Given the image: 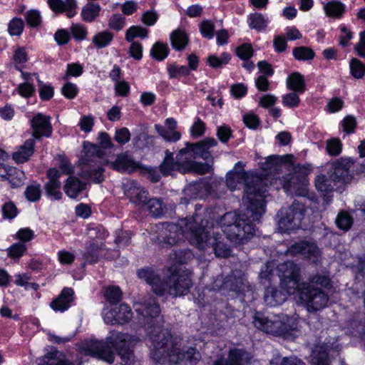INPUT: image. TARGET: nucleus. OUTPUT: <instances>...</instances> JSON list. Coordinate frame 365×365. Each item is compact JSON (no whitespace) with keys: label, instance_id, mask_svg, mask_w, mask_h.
I'll return each instance as SVG.
<instances>
[{"label":"nucleus","instance_id":"nucleus-6","mask_svg":"<svg viewBox=\"0 0 365 365\" xmlns=\"http://www.w3.org/2000/svg\"><path fill=\"white\" fill-rule=\"evenodd\" d=\"M259 167L264 175L280 182H304L312 171L311 165L297 163L292 154L269 155Z\"/></svg>","mask_w":365,"mask_h":365},{"label":"nucleus","instance_id":"nucleus-54","mask_svg":"<svg viewBox=\"0 0 365 365\" xmlns=\"http://www.w3.org/2000/svg\"><path fill=\"white\" fill-rule=\"evenodd\" d=\"M342 149V144L338 138H331L327 140V150L331 155H339Z\"/></svg>","mask_w":365,"mask_h":365},{"label":"nucleus","instance_id":"nucleus-9","mask_svg":"<svg viewBox=\"0 0 365 365\" xmlns=\"http://www.w3.org/2000/svg\"><path fill=\"white\" fill-rule=\"evenodd\" d=\"M277 272L280 279V284L284 293L287 295H292L297 302L298 295L301 292L304 285L307 283L299 284V267L292 262H285L277 267Z\"/></svg>","mask_w":365,"mask_h":365},{"label":"nucleus","instance_id":"nucleus-26","mask_svg":"<svg viewBox=\"0 0 365 365\" xmlns=\"http://www.w3.org/2000/svg\"><path fill=\"white\" fill-rule=\"evenodd\" d=\"M35 139L30 138L21 145L17 151L13 153L12 158L17 163L28 161L34 152Z\"/></svg>","mask_w":365,"mask_h":365},{"label":"nucleus","instance_id":"nucleus-32","mask_svg":"<svg viewBox=\"0 0 365 365\" xmlns=\"http://www.w3.org/2000/svg\"><path fill=\"white\" fill-rule=\"evenodd\" d=\"M324 9L327 16L340 18L345 11V6L340 1H330L324 5Z\"/></svg>","mask_w":365,"mask_h":365},{"label":"nucleus","instance_id":"nucleus-39","mask_svg":"<svg viewBox=\"0 0 365 365\" xmlns=\"http://www.w3.org/2000/svg\"><path fill=\"white\" fill-rule=\"evenodd\" d=\"M169 53V48L166 44L160 42H156L151 48L150 54L153 58L158 61L165 59Z\"/></svg>","mask_w":365,"mask_h":365},{"label":"nucleus","instance_id":"nucleus-21","mask_svg":"<svg viewBox=\"0 0 365 365\" xmlns=\"http://www.w3.org/2000/svg\"><path fill=\"white\" fill-rule=\"evenodd\" d=\"M332 351V345L327 344L316 345L310 356L312 365H330L329 355Z\"/></svg>","mask_w":365,"mask_h":365},{"label":"nucleus","instance_id":"nucleus-55","mask_svg":"<svg viewBox=\"0 0 365 365\" xmlns=\"http://www.w3.org/2000/svg\"><path fill=\"white\" fill-rule=\"evenodd\" d=\"M201 34L207 38H212L214 36L215 25L211 21L204 20L200 24Z\"/></svg>","mask_w":365,"mask_h":365},{"label":"nucleus","instance_id":"nucleus-63","mask_svg":"<svg viewBox=\"0 0 365 365\" xmlns=\"http://www.w3.org/2000/svg\"><path fill=\"white\" fill-rule=\"evenodd\" d=\"M341 125L345 133H352L354 132L356 126V118L353 115H349L343 119Z\"/></svg>","mask_w":365,"mask_h":365},{"label":"nucleus","instance_id":"nucleus-59","mask_svg":"<svg viewBox=\"0 0 365 365\" xmlns=\"http://www.w3.org/2000/svg\"><path fill=\"white\" fill-rule=\"evenodd\" d=\"M83 66L78 63H69L67 65V70L65 76L63 77L64 80H67L69 76H80L83 73Z\"/></svg>","mask_w":365,"mask_h":365},{"label":"nucleus","instance_id":"nucleus-60","mask_svg":"<svg viewBox=\"0 0 365 365\" xmlns=\"http://www.w3.org/2000/svg\"><path fill=\"white\" fill-rule=\"evenodd\" d=\"M216 135L222 143H226L232 137V131L228 125H223L217 127Z\"/></svg>","mask_w":365,"mask_h":365},{"label":"nucleus","instance_id":"nucleus-30","mask_svg":"<svg viewBox=\"0 0 365 365\" xmlns=\"http://www.w3.org/2000/svg\"><path fill=\"white\" fill-rule=\"evenodd\" d=\"M287 86L291 91L303 93L306 90L304 76L298 72L292 73L287 79Z\"/></svg>","mask_w":365,"mask_h":365},{"label":"nucleus","instance_id":"nucleus-5","mask_svg":"<svg viewBox=\"0 0 365 365\" xmlns=\"http://www.w3.org/2000/svg\"><path fill=\"white\" fill-rule=\"evenodd\" d=\"M138 341V337L135 336L113 330L108 334L105 341L93 339L86 340L82 342L80 349L86 355L111 364L114 361V353L110 349L113 347L118 352L121 365H135L136 361L130 346Z\"/></svg>","mask_w":365,"mask_h":365},{"label":"nucleus","instance_id":"nucleus-12","mask_svg":"<svg viewBox=\"0 0 365 365\" xmlns=\"http://www.w3.org/2000/svg\"><path fill=\"white\" fill-rule=\"evenodd\" d=\"M278 231L281 233L289 232L299 227L304 217V208L294 203L285 210H281L279 215Z\"/></svg>","mask_w":365,"mask_h":365},{"label":"nucleus","instance_id":"nucleus-61","mask_svg":"<svg viewBox=\"0 0 365 365\" xmlns=\"http://www.w3.org/2000/svg\"><path fill=\"white\" fill-rule=\"evenodd\" d=\"M2 214L4 218L12 220L17 216L18 210L13 202H8L2 207Z\"/></svg>","mask_w":365,"mask_h":365},{"label":"nucleus","instance_id":"nucleus-50","mask_svg":"<svg viewBox=\"0 0 365 365\" xmlns=\"http://www.w3.org/2000/svg\"><path fill=\"white\" fill-rule=\"evenodd\" d=\"M34 232L29 227H24L19 229L14 238L19 240V242H22L26 245V242H30L34 237Z\"/></svg>","mask_w":365,"mask_h":365},{"label":"nucleus","instance_id":"nucleus-29","mask_svg":"<svg viewBox=\"0 0 365 365\" xmlns=\"http://www.w3.org/2000/svg\"><path fill=\"white\" fill-rule=\"evenodd\" d=\"M170 42L173 48L176 51H182L189 42L187 34L180 29L173 31L170 34Z\"/></svg>","mask_w":365,"mask_h":365},{"label":"nucleus","instance_id":"nucleus-31","mask_svg":"<svg viewBox=\"0 0 365 365\" xmlns=\"http://www.w3.org/2000/svg\"><path fill=\"white\" fill-rule=\"evenodd\" d=\"M101 9V8L98 4L88 2L82 9V19L86 22L93 21L99 16Z\"/></svg>","mask_w":365,"mask_h":365},{"label":"nucleus","instance_id":"nucleus-58","mask_svg":"<svg viewBox=\"0 0 365 365\" xmlns=\"http://www.w3.org/2000/svg\"><path fill=\"white\" fill-rule=\"evenodd\" d=\"M316 188L320 192L324 202L329 204L332 200V189L330 188L331 184H315Z\"/></svg>","mask_w":365,"mask_h":365},{"label":"nucleus","instance_id":"nucleus-44","mask_svg":"<svg viewBox=\"0 0 365 365\" xmlns=\"http://www.w3.org/2000/svg\"><path fill=\"white\" fill-rule=\"evenodd\" d=\"M350 71L355 78H362L365 74V65L357 58H354L350 61Z\"/></svg>","mask_w":365,"mask_h":365},{"label":"nucleus","instance_id":"nucleus-42","mask_svg":"<svg viewBox=\"0 0 365 365\" xmlns=\"http://www.w3.org/2000/svg\"><path fill=\"white\" fill-rule=\"evenodd\" d=\"M27 250V247L22 242H16L7 249V255L12 259L21 257Z\"/></svg>","mask_w":365,"mask_h":365},{"label":"nucleus","instance_id":"nucleus-3","mask_svg":"<svg viewBox=\"0 0 365 365\" xmlns=\"http://www.w3.org/2000/svg\"><path fill=\"white\" fill-rule=\"evenodd\" d=\"M199 213L181 219L177 224H162L165 243L173 245L186 239L199 250L212 247L217 257H227L231 255V250L220 240L221 235Z\"/></svg>","mask_w":365,"mask_h":365},{"label":"nucleus","instance_id":"nucleus-19","mask_svg":"<svg viewBox=\"0 0 365 365\" xmlns=\"http://www.w3.org/2000/svg\"><path fill=\"white\" fill-rule=\"evenodd\" d=\"M252 356L242 349H230L227 359L220 358L214 365H245L250 363Z\"/></svg>","mask_w":365,"mask_h":365},{"label":"nucleus","instance_id":"nucleus-35","mask_svg":"<svg viewBox=\"0 0 365 365\" xmlns=\"http://www.w3.org/2000/svg\"><path fill=\"white\" fill-rule=\"evenodd\" d=\"M249 26L257 31H262L267 27V20L259 13L252 14L248 16Z\"/></svg>","mask_w":365,"mask_h":365},{"label":"nucleus","instance_id":"nucleus-64","mask_svg":"<svg viewBox=\"0 0 365 365\" xmlns=\"http://www.w3.org/2000/svg\"><path fill=\"white\" fill-rule=\"evenodd\" d=\"M114 138L119 144L124 145L130 139V131L126 128L118 129L115 131Z\"/></svg>","mask_w":365,"mask_h":365},{"label":"nucleus","instance_id":"nucleus-14","mask_svg":"<svg viewBox=\"0 0 365 365\" xmlns=\"http://www.w3.org/2000/svg\"><path fill=\"white\" fill-rule=\"evenodd\" d=\"M98 140L101 148L97 145L84 143L86 153L82 161L85 165H89L91 163H97L104 155V151L101 148H110L113 146L109 135L106 133H100Z\"/></svg>","mask_w":365,"mask_h":365},{"label":"nucleus","instance_id":"nucleus-52","mask_svg":"<svg viewBox=\"0 0 365 365\" xmlns=\"http://www.w3.org/2000/svg\"><path fill=\"white\" fill-rule=\"evenodd\" d=\"M253 48L250 43H243L236 48L237 56L243 61H248L253 55Z\"/></svg>","mask_w":365,"mask_h":365},{"label":"nucleus","instance_id":"nucleus-43","mask_svg":"<svg viewBox=\"0 0 365 365\" xmlns=\"http://www.w3.org/2000/svg\"><path fill=\"white\" fill-rule=\"evenodd\" d=\"M168 71L170 78L186 76L190 74V69L187 66H178L176 64L168 65Z\"/></svg>","mask_w":365,"mask_h":365},{"label":"nucleus","instance_id":"nucleus-51","mask_svg":"<svg viewBox=\"0 0 365 365\" xmlns=\"http://www.w3.org/2000/svg\"><path fill=\"white\" fill-rule=\"evenodd\" d=\"M125 23V18L120 14H113L108 20V26L110 29L115 30V31H120Z\"/></svg>","mask_w":365,"mask_h":365},{"label":"nucleus","instance_id":"nucleus-49","mask_svg":"<svg viewBox=\"0 0 365 365\" xmlns=\"http://www.w3.org/2000/svg\"><path fill=\"white\" fill-rule=\"evenodd\" d=\"M122 292L118 287L110 286L106 289L105 297L111 304L117 303L121 298Z\"/></svg>","mask_w":365,"mask_h":365},{"label":"nucleus","instance_id":"nucleus-23","mask_svg":"<svg viewBox=\"0 0 365 365\" xmlns=\"http://www.w3.org/2000/svg\"><path fill=\"white\" fill-rule=\"evenodd\" d=\"M73 290L71 288H64L58 298L53 300L51 307L55 312H63L67 310L73 300Z\"/></svg>","mask_w":365,"mask_h":365},{"label":"nucleus","instance_id":"nucleus-41","mask_svg":"<svg viewBox=\"0 0 365 365\" xmlns=\"http://www.w3.org/2000/svg\"><path fill=\"white\" fill-rule=\"evenodd\" d=\"M335 222L340 230L347 231L350 229L353 221L349 213L346 212H341L338 214Z\"/></svg>","mask_w":365,"mask_h":365},{"label":"nucleus","instance_id":"nucleus-7","mask_svg":"<svg viewBox=\"0 0 365 365\" xmlns=\"http://www.w3.org/2000/svg\"><path fill=\"white\" fill-rule=\"evenodd\" d=\"M187 148H182L177 153L175 160L173 158V153L168 150L165 152V158L160 165V170L162 175H175V172L178 171L181 174L195 173L197 175L210 174L213 175L214 168L212 165L202 162L189 160L186 155Z\"/></svg>","mask_w":365,"mask_h":365},{"label":"nucleus","instance_id":"nucleus-47","mask_svg":"<svg viewBox=\"0 0 365 365\" xmlns=\"http://www.w3.org/2000/svg\"><path fill=\"white\" fill-rule=\"evenodd\" d=\"M13 58L16 68L19 71H21V65L28 61L27 53L26 52L24 48L18 47L14 52Z\"/></svg>","mask_w":365,"mask_h":365},{"label":"nucleus","instance_id":"nucleus-33","mask_svg":"<svg viewBox=\"0 0 365 365\" xmlns=\"http://www.w3.org/2000/svg\"><path fill=\"white\" fill-rule=\"evenodd\" d=\"M86 184H65L63 190L66 194L71 198H80L85 195Z\"/></svg>","mask_w":365,"mask_h":365},{"label":"nucleus","instance_id":"nucleus-25","mask_svg":"<svg viewBox=\"0 0 365 365\" xmlns=\"http://www.w3.org/2000/svg\"><path fill=\"white\" fill-rule=\"evenodd\" d=\"M223 289H230L237 293L244 292L248 288L247 280L241 272L229 276L222 285Z\"/></svg>","mask_w":365,"mask_h":365},{"label":"nucleus","instance_id":"nucleus-2","mask_svg":"<svg viewBox=\"0 0 365 365\" xmlns=\"http://www.w3.org/2000/svg\"><path fill=\"white\" fill-rule=\"evenodd\" d=\"M243 205L246 213L228 212L222 215L218 225L227 237L235 243H243L255 233L252 221H258L265 212L266 198L269 195L268 184H245Z\"/></svg>","mask_w":365,"mask_h":365},{"label":"nucleus","instance_id":"nucleus-24","mask_svg":"<svg viewBox=\"0 0 365 365\" xmlns=\"http://www.w3.org/2000/svg\"><path fill=\"white\" fill-rule=\"evenodd\" d=\"M122 188L133 203L138 205L148 203V192L145 190L140 189L135 184H123Z\"/></svg>","mask_w":365,"mask_h":365},{"label":"nucleus","instance_id":"nucleus-38","mask_svg":"<svg viewBox=\"0 0 365 365\" xmlns=\"http://www.w3.org/2000/svg\"><path fill=\"white\" fill-rule=\"evenodd\" d=\"M155 129L158 133L163 138V139L168 142H176L180 140L181 137L180 133L178 131H172L166 129L165 127L160 125H155Z\"/></svg>","mask_w":365,"mask_h":365},{"label":"nucleus","instance_id":"nucleus-34","mask_svg":"<svg viewBox=\"0 0 365 365\" xmlns=\"http://www.w3.org/2000/svg\"><path fill=\"white\" fill-rule=\"evenodd\" d=\"M113 34L108 31H104L96 34L92 40L93 43L98 48H102L107 46L112 41Z\"/></svg>","mask_w":365,"mask_h":365},{"label":"nucleus","instance_id":"nucleus-11","mask_svg":"<svg viewBox=\"0 0 365 365\" xmlns=\"http://www.w3.org/2000/svg\"><path fill=\"white\" fill-rule=\"evenodd\" d=\"M328 300V297L324 292L308 284L303 286L297 302L302 304L309 312H314L324 308Z\"/></svg>","mask_w":365,"mask_h":365},{"label":"nucleus","instance_id":"nucleus-16","mask_svg":"<svg viewBox=\"0 0 365 365\" xmlns=\"http://www.w3.org/2000/svg\"><path fill=\"white\" fill-rule=\"evenodd\" d=\"M246 163L238 161L233 168L226 174V182H250L254 179L261 180V174L257 170L246 171Z\"/></svg>","mask_w":365,"mask_h":365},{"label":"nucleus","instance_id":"nucleus-17","mask_svg":"<svg viewBox=\"0 0 365 365\" xmlns=\"http://www.w3.org/2000/svg\"><path fill=\"white\" fill-rule=\"evenodd\" d=\"M287 254L291 256L299 255L312 262H317L320 257V250L314 243L303 241L289 247Z\"/></svg>","mask_w":365,"mask_h":365},{"label":"nucleus","instance_id":"nucleus-8","mask_svg":"<svg viewBox=\"0 0 365 365\" xmlns=\"http://www.w3.org/2000/svg\"><path fill=\"white\" fill-rule=\"evenodd\" d=\"M254 326L266 333L292 339L299 331V320L295 316L286 314L266 316L256 312L253 316Z\"/></svg>","mask_w":365,"mask_h":365},{"label":"nucleus","instance_id":"nucleus-46","mask_svg":"<svg viewBox=\"0 0 365 365\" xmlns=\"http://www.w3.org/2000/svg\"><path fill=\"white\" fill-rule=\"evenodd\" d=\"M37 82L38 86L39 96L41 100L48 101L53 96V88L50 85L44 84L39 78L37 74Z\"/></svg>","mask_w":365,"mask_h":365},{"label":"nucleus","instance_id":"nucleus-57","mask_svg":"<svg viewBox=\"0 0 365 365\" xmlns=\"http://www.w3.org/2000/svg\"><path fill=\"white\" fill-rule=\"evenodd\" d=\"M148 209L154 217H159L163 214L162 202L158 199H150L148 201Z\"/></svg>","mask_w":365,"mask_h":365},{"label":"nucleus","instance_id":"nucleus-22","mask_svg":"<svg viewBox=\"0 0 365 365\" xmlns=\"http://www.w3.org/2000/svg\"><path fill=\"white\" fill-rule=\"evenodd\" d=\"M50 9L55 13L66 12L68 18H72L76 14L77 4L76 0H48Z\"/></svg>","mask_w":365,"mask_h":365},{"label":"nucleus","instance_id":"nucleus-36","mask_svg":"<svg viewBox=\"0 0 365 365\" xmlns=\"http://www.w3.org/2000/svg\"><path fill=\"white\" fill-rule=\"evenodd\" d=\"M293 56L298 61H309L314 58V51L307 46H298L293 49Z\"/></svg>","mask_w":365,"mask_h":365},{"label":"nucleus","instance_id":"nucleus-20","mask_svg":"<svg viewBox=\"0 0 365 365\" xmlns=\"http://www.w3.org/2000/svg\"><path fill=\"white\" fill-rule=\"evenodd\" d=\"M110 167L119 172L131 173L138 168H140V164L135 161L128 153H122L118 155L116 160L111 163Z\"/></svg>","mask_w":365,"mask_h":365},{"label":"nucleus","instance_id":"nucleus-13","mask_svg":"<svg viewBox=\"0 0 365 365\" xmlns=\"http://www.w3.org/2000/svg\"><path fill=\"white\" fill-rule=\"evenodd\" d=\"M217 141L214 138H205L203 140L195 143H186L185 148L187 149L186 155L189 157V160L195 159L199 157L206 160L207 164L212 165L214 158L212 157L210 149L217 145ZM213 167V165H212Z\"/></svg>","mask_w":365,"mask_h":365},{"label":"nucleus","instance_id":"nucleus-45","mask_svg":"<svg viewBox=\"0 0 365 365\" xmlns=\"http://www.w3.org/2000/svg\"><path fill=\"white\" fill-rule=\"evenodd\" d=\"M24 28V21L17 17L12 19L8 25V31L11 36H20Z\"/></svg>","mask_w":365,"mask_h":365},{"label":"nucleus","instance_id":"nucleus-28","mask_svg":"<svg viewBox=\"0 0 365 365\" xmlns=\"http://www.w3.org/2000/svg\"><path fill=\"white\" fill-rule=\"evenodd\" d=\"M38 365H73L63 360L62 354L56 350L47 353L37 359Z\"/></svg>","mask_w":365,"mask_h":365},{"label":"nucleus","instance_id":"nucleus-56","mask_svg":"<svg viewBox=\"0 0 365 365\" xmlns=\"http://www.w3.org/2000/svg\"><path fill=\"white\" fill-rule=\"evenodd\" d=\"M25 195L30 202H36L40 199L41 190L38 185L31 184L29 185L25 191Z\"/></svg>","mask_w":365,"mask_h":365},{"label":"nucleus","instance_id":"nucleus-10","mask_svg":"<svg viewBox=\"0 0 365 365\" xmlns=\"http://www.w3.org/2000/svg\"><path fill=\"white\" fill-rule=\"evenodd\" d=\"M365 173V164L357 163L351 157H341L332 164V170L329 173V180L334 182H349L355 175Z\"/></svg>","mask_w":365,"mask_h":365},{"label":"nucleus","instance_id":"nucleus-15","mask_svg":"<svg viewBox=\"0 0 365 365\" xmlns=\"http://www.w3.org/2000/svg\"><path fill=\"white\" fill-rule=\"evenodd\" d=\"M102 317L106 324L123 325L130 321L133 318V312L128 305L123 303L115 308L104 307L102 311Z\"/></svg>","mask_w":365,"mask_h":365},{"label":"nucleus","instance_id":"nucleus-48","mask_svg":"<svg viewBox=\"0 0 365 365\" xmlns=\"http://www.w3.org/2000/svg\"><path fill=\"white\" fill-rule=\"evenodd\" d=\"M26 21L32 28L38 26L41 23V16L40 12L36 9L28 11L25 14Z\"/></svg>","mask_w":365,"mask_h":365},{"label":"nucleus","instance_id":"nucleus-27","mask_svg":"<svg viewBox=\"0 0 365 365\" xmlns=\"http://www.w3.org/2000/svg\"><path fill=\"white\" fill-rule=\"evenodd\" d=\"M286 294L277 290L276 288L267 287L264 292V302L269 307H276L282 304L286 300Z\"/></svg>","mask_w":365,"mask_h":365},{"label":"nucleus","instance_id":"nucleus-37","mask_svg":"<svg viewBox=\"0 0 365 365\" xmlns=\"http://www.w3.org/2000/svg\"><path fill=\"white\" fill-rule=\"evenodd\" d=\"M231 59L230 53L224 52L222 53L221 57L218 58L215 55H210L207 58V62L210 66L213 68H219L229 63Z\"/></svg>","mask_w":365,"mask_h":365},{"label":"nucleus","instance_id":"nucleus-53","mask_svg":"<svg viewBox=\"0 0 365 365\" xmlns=\"http://www.w3.org/2000/svg\"><path fill=\"white\" fill-rule=\"evenodd\" d=\"M297 92L293 91L282 96V103L284 106L293 108L298 106L300 98Z\"/></svg>","mask_w":365,"mask_h":365},{"label":"nucleus","instance_id":"nucleus-40","mask_svg":"<svg viewBox=\"0 0 365 365\" xmlns=\"http://www.w3.org/2000/svg\"><path fill=\"white\" fill-rule=\"evenodd\" d=\"M148 36V30L138 26L130 27L125 33V39L128 42H134L133 39L136 37L146 38Z\"/></svg>","mask_w":365,"mask_h":365},{"label":"nucleus","instance_id":"nucleus-62","mask_svg":"<svg viewBox=\"0 0 365 365\" xmlns=\"http://www.w3.org/2000/svg\"><path fill=\"white\" fill-rule=\"evenodd\" d=\"M143 173L147 176V178L151 182H156L160 180V175H162L159 168H143Z\"/></svg>","mask_w":365,"mask_h":365},{"label":"nucleus","instance_id":"nucleus-4","mask_svg":"<svg viewBox=\"0 0 365 365\" xmlns=\"http://www.w3.org/2000/svg\"><path fill=\"white\" fill-rule=\"evenodd\" d=\"M173 264L165 272V277L160 278L153 270L143 269L138 272L139 278L150 285L153 292L158 296L170 295L177 297L187 294L192 286L191 273L182 270L178 265L184 262L181 256L175 252Z\"/></svg>","mask_w":365,"mask_h":365},{"label":"nucleus","instance_id":"nucleus-18","mask_svg":"<svg viewBox=\"0 0 365 365\" xmlns=\"http://www.w3.org/2000/svg\"><path fill=\"white\" fill-rule=\"evenodd\" d=\"M34 139H40L42 136L49 137L52 133L50 117L38 113L31 120Z\"/></svg>","mask_w":365,"mask_h":365},{"label":"nucleus","instance_id":"nucleus-1","mask_svg":"<svg viewBox=\"0 0 365 365\" xmlns=\"http://www.w3.org/2000/svg\"><path fill=\"white\" fill-rule=\"evenodd\" d=\"M135 309L139 322L145 328L150 356L154 361L192 365L200 359V354L195 348L183 346L182 340L173 339L170 331L163 329V317L155 298L150 297L148 300L136 303Z\"/></svg>","mask_w":365,"mask_h":365}]
</instances>
